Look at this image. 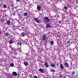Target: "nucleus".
<instances>
[{
  "label": "nucleus",
  "mask_w": 78,
  "mask_h": 78,
  "mask_svg": "<svg viewBox=\"0 0 78 78\" xmlns=\"http://www.w3.org/2000/svg\"><path fill=\"white\" fill-rule=\"evenodd\" d=\"M47 34H44L42 35V40L44 42H45L47 40Z\"/></svg>",
  "instance_id": "nucleus-1"
},
{
  "label": "nucleus",
  "mask_w": 78,
  "mask_h": 78,
  "mask_svg": "<svg viewBox=\"0 0 78 78\" xmlns=\"http://www.w3.org/2000/svg\"><path fill=\"white\" fill-rule=\"evenodd\" d=\"M44 21L46 23H47L48 22H50V19H48V18L47 16L44 17Z\"/></svg>",
  "instance_id": "nucleus-2"
},
{
  "label": "nucleus",
  "mask_w": 78,
  "mask_h": 78,
  "mask_svg": "<svg viewBox=\"0 0 78 78\" xmlns=\"http://www.w3.org/2000/svg\"><path fill=\"white\" fill-rule=\"evenodd\" d=\"M34 19L35 20V21L37 22V23H41V21L40 20H39L37 18H34Z\"/></svg>",
  "instance_id": "nucleus-3"
},
{
  "label": "nucleus",
  "mask_w": 78,
  "mask_h": 78,
  "mask_svg": "<svg viewBox=\"0 0 78 78\" xmlns=\"http://www.w3.org/2000/svg\"><path fill=\"white\" fill-rule=\"evenodd\" d=\"M52 26H51V24L50 23H48L46 25V28H51Z\"/></svg>",
  "instance_id": "nucleus-4"
},
{
  "label": "nucleus",
  "mask_w": 78,
  "mask_h": 78,
  "mask_svg": "<svg viewBox=\"0 0 78 78\" xmlns=\"http://www.w3.org/2000/svg\"><path fill=\"white\" fill-rule=\"evenodd\" d=\"M39 71L41 73H44V70L42 68L39 69Z\"/></svg>",
  "instance_id": "nucleus-5"
},
{
  "label": "nucleus",
  "mask_w": 78,
  "mask_h": 78,
  "mask_svg": "<svg viewBox=\"0 0 78 78\" xmlns=\"http://www.w3.org/2000/svg\"><path fill=\"white\" fill-rule=\"evenodd\" d=\"M44 66H46V67H49V66H48V62H45Z\"/></svg>",
  "instance_id": "nucleus-6"
},
{
  "label": "nucleus",
  "mask_w": 78,
  "mask_h": 78,
  "mask_svg": "<svg viewBox=\"0 0 78 78\" xmlns=\"http://www.w3.org/2000/svg\"><path fill=\"white\" fill-rule=\"evenodd\" d=\"M20 35L22 37H24L25 36V33L24 32H23Z\"/></svg>",
  "instance_id": "nucleus-7"
},
{
  "label": "nucleus",
  "mask_w": 78,
  "mask_h": 78,
  "mask_svg": "<svg viewBox=\"0 0 78 78\" xmlns=\"http://www.w3.org/2000/svg\"><path fill=\"white\" fill-rule=\"evenodd\" d=\"M12 74L14 75V76H17V73L16 72H13L12 73Z\"/></svg>",
  "instance_id": "nucleus-8"
},
{
  "label": "nucleus",
  "mask_w": 78,
  "mask_h": 78,
  "mask_svg": "<svg viewBox=\"0 0 78 78\" xmlns=\"http://www.w3.org/2000/svg\"><path fill=\"white\" fill-rule=\"evenodd\" d=\"M37 9H38L39 11H41V6L39 5H38L37 6Z\"/></svg>",
  "instance_id": "nucleus-9"
},
{
  "label": "nucleus",
  "mask_w": 78,
  "mask_h": 78,
  "mask_svg": "<svg viewBox=\"0 0 78 78\" xmlns=\"http://www.w3.org/2000/svg\"><path fill=\"white\" fill-rule=\"evenodd\" d=\"M71 75L72 76H74V75H75V72L74 71H73L71 72Z\"/></svg>",
  "instance_id": "nucleus-10"
},
{
  "label": "nucleus",
  "mask_w": 78,
  "mask_h": 78,
  "mask_svg": "<svg viewBox=\"0 0 78 78\" xmlns=\"http://www.w3.org/2000/svg\"><path fill=\"white\" fill-rule=\"evenodd\" d=\"M10 20H7V25H10Z\"/></svg>",
  "instance_id": "nucleus-11"
},
{
  "label": "nucleus",
  "mask_w": 78,
  "mask_h": 78,
  "mask_svg": "<svg viewBox=\"0 0 78 78\" xmlns=\"http://www.w3.org/2000/svg\"><path fill=\"white\" fill-rule=\"evenodd\" d=\"M50 66L52 67H55V65L53 63H51Z\"/></svg>",
  "instance_id": "nucleus-12"
},
{
  "label": "nucleus",
  "mask_w": 78,
  "mask_h": 78,
  "mask_svg": "<svg viewBox=\"0 0 78 78\" xmlns=\"http://www.w3.org/2000/svg\"><path fill=\"white\" fill-rule=\"evenodd\" d=\"M17 44L19 45H22V42H20V41L18 42Z\"/></svg>",
  "instance_id": "nucleus-13"
},
{
  "label": "nucleus",
  "mask_w": 78,
  "mask_h": 78,
  "mask_svg": "<svg viewBox=\"0 0 78 78\" xmlns=\"http://www.w3.org/2000/svg\"><path fill=\"white\" fill-rule=\"evenodd\" d=\"M12 42H13V40L11 39L10 40V41L9 42V44H11Z\"/></svg>",
  "instance_id": "nucleus-14"
},
{
  "label": "nucleus",
  "mask_w": 78,
  "mask_h": 78,
  "mask_svg": "<svg viewBox=\"0 0 78 78\" xmlns=\"http://www.w3.org/2000/svg\"><path fill=\"white\" fill-rule=\"evenodd\" d=\"M60 67L62 69H64V66H63L62 64H60Z\"/></svg>",
  "instance_id": "nucleus-15"
},
{
  "label": "nucleus",
  "mask_w": 78,
  "mask_h": 78,
  "mask_svg": "<svg viewBox=\"0 0 78 78\" xmlns=\"http://www.w3.org/2000/svg\"><path fill=\"white\" fill-rule=\"evenodd\" d=\"M65 65L66 66H67V67H68V66H69V64L68 63L66 62L65 63Z\"/></svg>",
  "instance_id": "nucleus-16"
},
{
  "label": "nucleus",
  "mask_w": 78,
  "mask_h": 78,
  "mask_svg": "<svg viewBox=\"0 0 78 78\" xmlns=\"http://www.w3.org/2000/svg\"><path fill=\"white\" fill-rule=\"evenodd\" d=\"M54 44V42L53 41H51L50 42V44L51 45H53Z\"/></svg>",
  "instance_id": "nucleus-17"
},
{
  "label": "nucleus",
  "mask_w": 78,
  "mask_h": 78,
  "mask_svg": "<svg viewBox=\"0 0 78 78\" xmlns=\"http://www.w3.org/2000/svg\"><path fill=\"white\" fill-rule=\"evenodd\" d=\"M23 15L24 16H27L28 15V13H27V12H25L23 13Z\"/></svg>",
  "instance_id": "nucleus-18"
},
{
  "label": "nucleus",
  "mask_w": 78,
  "mask_h": 78,
  "mask_svg": "<svg viewBox=\"0 0 78 78\" xmlns=\"http://www.w3.org/2000/svg\"><path fill=\"white\" fill-rule=\"evenodd\" d=\"M12 49L14 52H16V48H12Z\"/></svg>",
  "instance_id": "nucleus-19"
},
{
  "label": "nucleus",
  "mask_w": 78,
  "mask_h": 78,
  "mask_svg": "<svg viewBox=\"0 0 78 78\" xmlns=\"http://www.w3.org/2000/svg\"><path fill=\"white\" fill-rule=\"evenodd\" d=\"M5 35L6 36H9V34L7 33H5Z\"/></svg>",
  "instance_id": "nucleus-20"
},
{
  "label": "nucleus",
  "mask_w": 78,
  "mask_h": 78,
  "mask_svg": "<svg viewBox=\"0 0 78 78\" xmlns=\"http://www.w3.org/2000/svg\"><path fill=\"white\" fill-rule=\"evenodd\" d=\"M28 62H24V65L25 66H28Z\"/></svg>",
  "instance_id": "nucleus-21"
},
{
  "label": "nucleus",
  "mask_w": 78,
  "mask_h": 78,
  "mask_svg": "<svg viewBox=\"0 0 78 78\" xmlns=\"http://www.w3.org/2000/svg\"><path fill=\"white\" fill-rule=\"evenodd\" d=\"M1 21L2 22H4V19L2 18L1 20Z\"/></svg>",
  "instance_id": "nucleus-22"
},
{
  "label": "nucleus",
  "mask_w": 78,
  "mask_h": 78,
  "mask_svg": "<svg viewBox=\"0 0 78 78\" xmlns=\"http://www.w3.org/2000/svg\"><path fill=\"white\" fill-rule=\"evenodd\" d=\"M14 55H15V56H16V55H17V52H14Z\"/></svg>",
  "instance_id": "nucleus-23"
},
{
  "label": "nucleus",
  "mask_w": 78,
  "mask_h": 78,
  "mask_svg": "<svg viewBox=\"0 0 78 78\" xmlns=\"http://www.w3.org/2000/svg\"><path fill=\"white\" fill-rule=\"evenodd\" d=\"M51 72H55V70L53 69H51Z\"/></svg>",
  "instance_id": "nucleus-24"
},
{
  "label": "nucleus",
  "mask_w": 78,
  "mask_h": 78,
  "mask_svg": "<svg viewBox=\"0 0 78 78\" xmlns=\"http://www.w3.org/2000/svg\"><path fill=\"white\" fill-rule=\"evenodd\" d=\"M3 6V7H4V8H6V5H4Z\"/></svg>",
  "instance_id": "nucleus-25"
},
{
  "label": "nucleus",
  "mask_w": 78,
  "mask_h": 78,
  "mask_svg": "<svg viewBox=\"0 0 78 78\" xmlns=\"http://www.w3.org/2000/svg\"><path fill=\"white\" fill-rule=\"evenodd\" d=\"M32 75H33V74H29V76L31 78H32V77H33V76H32Z\"/></svg>",
  "instance_id": "nucleus-26"
},
{
  "label": "nucleus",
  "mask_w": 78,
  "mask_h": 78,
  "mask_svg": "<svg viewBox=\"0 0 78 78\" xmlns=\"http://www.w3.org/2000/svg\"><path fill=\"white\" fill-rule=\"evenodd\" d=\"M10 66H12V67L14 66V64L11 63L10 64Z\"/></svg>",
  "instance_id": "nucleus-27"
},
{
  "label": "nucleus",
  "mask_w": 78,
  "mask_h": 78,
  "mask_svg": "<svg viewBox=\"0 0 78 78\" xmlns=\"http://www.w3.org/2000/svg\"><path fill=\"white\" fill-rule=\"evenodd\" d=\"M34 78H38V77H37V76H34Z\"/></svg>",
  "instance_id": "nucleus-28"
},
{
  "label": "nucleus",
  "mask_w": 78,
  "mask_h": 78,
  "mask_svg": "<svg viewBox=\"0 0 78 78\" xmlns=\"http://www.w3.org/2000/svg\"><path fill=\"white\" fill-rule=\"evenodd\" d=\"M50 20H51H51H53V18H50Z\"/></svg>",
  "instance_id": "nucleus-29"
},
{
  "label": "nucleus",
  "mask_w": 78,
  "mask_h": 78,
  "mask_svg": "<svg viewBox=\"0 0 78 78\" xmlns=\"http://www.w3.org/2000/svg\"><path fill=\"white\" fill-rule=\"evenodd\" d=\"M59 77L60 78H62V75H60Z\"/></svg>",
  "instance_id": "nucleus-30"
},
{
  "label": "nucleus",
  "mask_w": 78,
  "mask_h": 78,
  "mask_svg": "<svg viewBox=\"0 0 78 78\" xmlns=\"http://www.w3.org/2000/svg\"><path fill=\"white\" fill-rule=\"evenodd\" d=\"M12 58H14L15 59H17V58H16V57L13 56Z\"/></svg>",
  "instance_id": "nucleus-31"
},
{
  "label": "nucleus",
  "mask_w": 78,
  "mask_h": 78,
  "mask_svg": "<svg viewBox=\"0 0 78 78\" xmlns=\"http://www.w3.org/2000/svg\"><path fill=\"white\" fill-rule=\"evenodd\" d=\"M16 1L17 2H20V0H16Z\"/></svg>",
  "instance_id": "nucleus-32"
},
{
  "label": "nucleus",
  "mask_w": 78,
  "mask_h": 78,
  "mask_svg": "<svg viewBox=\"0 0 78 78\" xmlns=\"http://www.w3.org/2000/svg\"><path fill=\"white\" fill-rule=\"evenodd\" d=\"M11 9L12 10H14V7H12Z\"/></svg>",
  "instance_id": "nucleus-33"
},
{
  "label": "nucleus",
  "mask_w": 78,
  "mask_h": 78,
  "mask_svg": "<svg viewBox=\"0 0 78 78\" xmlns=\"http://www.w3.org/2000/svg\"><path fill=\"white\" fill-rule=\"evenodd\" d=\"M64 8H65V9H67V8L66 7H65Z\"/></svg>",
  "instance_id": "nucleus-34"
},
{
  "label": "nucleus",
  "mask_w": 78,
  "mask_h": 78,
  "mask_svg": "<svg viewBox=\"0 0 78 78\" xmlns=\"http://www.w3.org/2000/svg\"><path fill=\"white\" fill-rule=\"evenodd\" d=\"M67 42L68 44H69V43H70V41H67Z\"/></svg>",
  "instance_id": "nucleus-35"
},
{
  "label": "nucleus",
  "mask_w": 78,
  "mask_h": 78,
  "mask_svg": "<svg viewBox=\"0 0 78 78\" xmlns=\"http://www.w3.org/2000/svg\"><path fill=\"white\" fill-rule=\"evenodd\" d=\"M58 23H61V21H58Z\"/></svg>",
  "instance_id": "nucleus-36"
},
{
  "label": "nucleus",
  "mask_w": 78,
  "mask_h": 78,
  "mask_svg": "<svg viewBox=\"0 0 78 78\" xmlns=\"http://www.w3.org/2000/svg\"><path fill=\"white\" fill-rule=\"evenodd\" d=\"M13 16H15V15H16V14H15V13H13Z\"/></svg>",
  "instance_id": "nucleus-37"
},
{
  "label": "nucleus",
  "mask_w": 78,
  "mask_h": 78,
  "mask_svg": "<svg viewBox=\"0 0 78 78\" xmlns=\"http://www.w3.org/2000/svg\"><path fill=\"white\" fill-rule=\"evenodd\" d=\"M12 7H13V5H10Z\"/></svg>",
  "instance_id": "nucleus-38"
},
{
  "label": "nucleus",
  "mask_w": 78,
  "mask_h": 78,
  "mask_svg": "<svg viewBox=\"0 0 78 78\" xmlns=\"http://www.w3.org/2000/svg\"><path fill=\"white\" fill-rule=\"evenodd\" d=\"M55 62L56 63V62Z\"/></svg>",
  "instance_id": "nucleus-39"
},
{
  "label": "nucleus",
  "mask_w": 78,
  "mask_h": 78,
  "mask_svg": "<svg viewBox=\"0 0 78 78\" xmlns=\"http://www.w3.org/2000/svg\"><path fill=\"white\" fill-rule=\"evenodd\" d=\"M66 61H67V60H66Z\"/></svg>",
  "instance_id": "nucleus-40"
},
{
  "label": "nucleus",
  "mask_w": 78,
  "mask_h": 78,
  "mask_svg": "<svg viewBox=\"0 0 78 78\" xmlns=\"http://www.w3.org/2000/svg\"><path fill=\"white\" fill-rule=\"evenodd\" d=\"M7 0V1H8V0Z\"/></svg>",
  "instance_id": "nucleus-41"
},
{
  "label": "nucleus",
  "mask_w": 78,
  "mask_h": 78,
  "mask_svg": "<svg viewBox=\"0 0 78 78\" xmlns=\"http://www.w3.org/2000/svg\"><path fill=\"white\" fill-rule=\"evenodd\" d=\"M0 78H1L0 77Z\"/></svg>",
  "instance_id": "nucleus-42"
}]
</instances>
